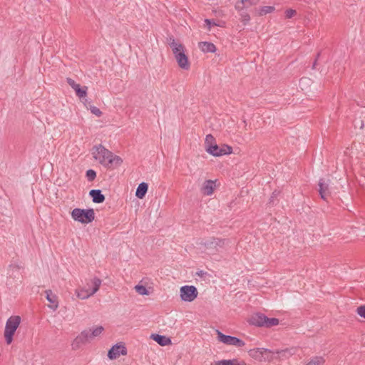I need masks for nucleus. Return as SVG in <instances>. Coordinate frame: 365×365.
<instances>
[{
	"mask_svg": "<svg viewBox=\"0 0 365 365\" xmlns=\"http://www.w3.org/2000/svg\"><path fill=\"white\" fill-rule=\"evenodd\" d=\"M92 155L95 160L107 168H117L123 163L120 157L113 155L101 145H95L93 148Z\"/></svg>",
	"mask_w": 365,
	"mask_h": 365,
	"instance_id": "nucleus-1",
	"label": "nucleus"
},
{
	"mask_svg": "<svg viewBox=\"0 0 365 365\" xmlns=\"http://www.w3.org/2000/svg\"><path fill=\"white\" fill-rule=\"evenodd\" d=\"M20 323L21 317L19 316H11L7 319L4 333L7 344H11L13 341V336L19 327Z\"/></svg>",
	"mask_w": 365,
	"mask_h": 365,
	"instance_id": "nucleus-2",
	"label": "nucleus"
},
{
	"mask_svg": "<svg viewBox=\"0 0 365 365\" xmlns=\"http://www.w3.org/2000/svg\"><path fill=\"white\" fill-rule=\"evenodd\" d=\"M104 331L102 326L93 327L88 330H83L81 334L74 339L76 344H84L88 341H91L96 337L99 336Z\"/></svg>",
	"mask_w": 365,
	"mask_h": 365,
	"instance_id": "nucleus-3",
	"label": "nucleus"
},
{
	"mask_svg": "<svg viewBox=\"0 0 365 365\" xmlns=\"http://www.w3.org/2000/svg\"><path fill=\"white\" fill-rule=\"evenodd\" d=\"M71 215L73 220L82 224H88L95 219V212L93 209L75 208L71 211Z\"/></svg>",
	"mask_w": 365,
	"mask_h": 365,
	"instance_id": "nucleus-4",
	"label": "nucleus"
},
{
	"mask_svg": "<svg viewBox=\"0 0 365 365\" xmlns=\"http://www.w3.org/2000/svg\"><path fill=\"white\" fill-rule=\"evenodd\" d=\"M250 322L257 327L270 328L279 324V319L277 318H268L263 314L257 313L251 317Z\"/></svg>",
	"mask_w": 365,
	"mask_h": 365,
	"instance_id": "nucleus-5",
	"label": "nucleus"
},
{
	"mask_svg": "<svg viewBox=\"0 0 365 365\" xmlns=\"http://www.w3.org/2000/svg\"><path fill=\"white\" fill-rule=\"evenodd\" d=\"M91 283L93 284L92 289H88L86 287H81L76 290V294L78 298L81 299H86L90 297L93 296L95 293H96L102 283L101 279L98 277H94L91 279Z\"/></svg>",
	"mask_w": 365,
	"mask_h": 365,
	"instance_id": "nucleus-6",
	"label": "nucleus"
},
{
	"mask_svg": "<svg viewBox=\"0 0 365 365\" xmlns=\"http://www.w3.org/2000/svg\"><path fill=\"white\" fill-rule=\"evenodd\" d=\"M226 242L227 240L225 239L212 238L207 240L203 243L205 251L209 255H213L219 252L220 249L224 247Z\"/></svg>",
	"mask_w": 365,
	"mask_h": 365,
	"instance_id": "nucleus-7",
	"label": "nucleus"
},
{
	"mask_svg": "<svg viewBox=\"0 0 365 365\" xmlns=\"http://www.w3.org/2000/svg\"><path fill=\"white\" fill-rule=\"evenodd\" d=\"M180 294L182 301L190 302L197 298L198 292L192 285H185L180 287Z\"/></svg>",
	"mask_w": 365,
	"mask_h": 365,
	"instance_id": "nucleus-8",
	"label": "nucleus"
},
{
	"mask_svg": "<svg viewBox=\"0 0 365 365\" xmlns=\"http://www.w3.org/2000/svg\"><path fill=\"white\" fill-rule=\"evenodd\" d=\"M216 331L218 340L225 344L233 345L237 347H242L245 345V342L237 337L225 335L218 330Z\"/></svg>",
	"mask_w": 365,
	"mask_h": 365,
	"instance_id": "nucleus-9",
	"label": "nucleus"
},
{
	"mask_svg": "<svg viewBox=\"0 0 365 365\" xmlns=\"http://www.w3.org/2000/svg\"><path fill=\"white\" fill-rule=\"evenodd\" d=\"M207 152L213 156H221L232 153V148L227 145H222L221 147H219L215 143L212 147L207 148Z\"/></svg>",
	"mask_w": 365,
	"mask_h": 365,
	"instance_id": "nucleus-10",
	"label": "nucleus"
},
{
	"mask_svg": "<svg viewBox=\"0 0 365 365\" xmlns=\"http://www.w3.org/2000/svg\"><path fill=\"white\" fill-rule=\"evenodd\" d=\"M127 349L123 344H115L108 351V356L110 359H115L120 355H126Z\"/></svg>",
	"mask_w": 365,
	"mask_h": 365,
	"instance_id": "nucleus-11",
	"label": "nucleus"
},
{
	"mask_svg": "<svg viewBox=\"0 0 365 365\" xmlns=\"http://www.w3.org/2000/svg\"><path fill=\"white\" fill-rule=\"evenodd\" d=\"M297 352V348L291 347L284 349L275 350L276 359L283 361L289 359L292 356L294 355Z\"/></svg>",
	"mask_w": 365,
	"mask_h": 365,
	"instance_id": "nucleus-12",
	"label": "nucleus"
},
{
	"mask_svg": "<svg viewBox=\"0 0 365 365\" xmlns=\"http://www.w3.org/2000/svg\"><path fill=\"white\" fill-rule=\"evenodd\" d=\"M46 298L50 302L49 308L53 311L56 310L58 307V297L53 294L51 290L45 291Z\"/></svg>",
	"mask_w": 365,
	"mask_h": 365,
	"instance_id": "nucleus-13",
	"label": "nucleus"
},
{
	"mask_svg": "<svg viewBox=\"0 0 365 365\" xmlns=\"http://www.w3.org/2000/svg\"><path fill=\"white\" fill-rule=\"evenodd\" d=\"M175 58L178 66L182 69L188 70L190 68V63L188 61V58L185 55V52L178 53V55L175 56Z\"/></svg>",
	"mask_w": 365,
	"mask_h": 365,
	"instance_id": "nucleus-14",
	"label": "nucleus"
},
{
	"mask_svg": "<svg viewBox=\"0 0 365 365\" xmlns=\"http://www.w3.org/2000/svg\"><path fill=\"white\" fill-rule=\"evenodd\" d=\"M168 43L170 48H172L173 53L175 56L178 55V53L185 52L184 46L182 43L176 41L174 38H170Z\"/></svg>",
	"mask_w": 365,
	"mask_h": 365,
	"instance_id": "nucleus-15",
	"label": "nucleus"
},
{
	"mask_svg": "<svg viewBox=\"0 0 365 365\" xmlns=\"http://www.w3.org/2000/svg\"><path fill=\"white\" fill-rule=\"evenodd\" d=\"M215 188V182L211 180H208L204 182L201 188V192L205 195H211L213 193Z\"/></svg>",
	"mask_w": 365,
	"mask_h": 365,
	"instance_id": "nucleus-16",
	"label": "nucleus"
},
{
	"mask_svg": "<svg viewBox=\"0 0 365 365\" xmlns=\"http://www.w3.org/2000/svg\"><path fill=\"white\" fill-rule=\"evenodd\" d=\"M265 348H255L248 351L249 356L259 362H262L263 353L266 352Z\"/></svg>",
	"mask_w": 365,
	"mask_h": 365,
	"instance_id": "nucleus-17",
	"label": "nucleus"
},
{
	"mask_svg": "<svg viewBox=\"0 0 365 365\" xmlns=\"http://www.w3.org/2000/svg\"><path fill=\"white\" fill-rule=\"evenodd\" d=\"M319 192L321 197L326 200L329 195V183L327 182L324 179H321L319 182Z\"/></svg>",
	"mask_w": 365,
	"mask_h": 365,
	"instance_id": "nucleus-18",
	"label": "nucleus"
},
{
	"mask_svg": "<svg viewBox=\"0 0 365 365\" xmlns=\"http://www.w3.org/2000/svg\"><path fill=\"white\" fill-rule=\"evenodd\" d=\"M198 47L203 53H215L216 51L215 46L212 43L207 41L200 42Z\"/></svg>",
	"mask_w": 365,
	"mask_h": 365,
	"instance_id": "nucleus-19",
	"label": "nucleus"
},
{
	"mask_svg": "<svg viewBox=\"0 0 365 365\" xmlns=\"http://www.w3.org/2000/svg\"><path fill=\"white\" fill-rule=\"evenodd\" d=\"M150 337L160 346H167L171 344L170 339L165 336L153 334Z\"/></svg>",
	"mask_w": 365,
	"mask_h": 365,
	"instance_id": "nucleus-20",
	"label": "nucleus"
},
{
	"mask_svg": "<svg viewBox=\"0 0 365 365\" xmlns=\"http://www.w3.org/2000/svg\"><path fill=\"white\" fill-rule=\"evenodd\" d=\"M89 195L92 197L93 201L96 203H101L105 200V197L100 190H92L90 191Z\"/></svg>",
	"mask_w": 365,
	"mask_h": 365,
	"instance_id": "nucleus-21",
	"label": "nucleus"
},
{
	"mask_svg": "<svg viewBox=\"0 0 365 365\" xmlns=\"http://www.w3.org/2000/svg\"><path fill=\"white\" fill-rule=\"evenodd\" d=\"M148 185L147 183L141 182L140 184H139V185L136 190L135 195L139 199H143L145 197V195L148 191Z\"/></svg>",
	"mask_w": 365,
	"mask_h": 365,
	"instance_id": "nucleus-22",
	"label": "nucleus"
},
{
	"mask_svg": "<svg viewBox=\"0 0 365 365\" xmlns=\"http://www.w3.org/2000/svg\"><path fill=\"white\" fill-rule=\"evenodd\" d=\"M210 365H246L245 363L242 362L240 364L237 359H223L220 361H214Z\"/></svg>",
	"mask_w": 365,
	"mask_h": 365,
	"instance_id": "nucleus-23",
	"label": "nucleus"
},
{
	"mask_svg": "<svg viewBox=\"0 0 365 365\" xmlns=\"http://www.w3.org/2000/svg\"><path fill=\"white\" fill-rule=\"evenodd\" d=\"M266 352L263 353L262 362H271L276 359L275 350L266 349Z\"/></svg>",
	"mask_w": 365,
	"mask_h": 365,
	"instance_id": "nucleus-24",
	"label": "nucleus"
},
{
	"mask_svg": "<svg viewBox=\"0 0 365 365\" xmlns=\"http://www.w3.org/2000/svg\"><path fill=\"white\" fill-rule=\"evenodd\" d=\"M275 10V8L272 6H264L259 8L258 14L259 16H264L267 14H270Z\"/></svg>",
	"mask_w": 365,
	"mask_h": 365,
	"instance_id": "nucleus-25",
	"label": "nucleus"
},
{
	"mask_svg": "<svg viewBox=\"0 0 365 365\" xmlns=\"http://www.w3.org/2000/svg\"><path fill=\"white\" fill-rule=\"evenodd\" d=\"M215 143H216L215 138L213 137V135L211 134L207 135L205 137V150L207 151V148H210V146L212 147Z\"/></svg>",
	"mask_w": 365,
	"mask_h": 365,
	"instance_id": "nucleus-26",
	"label": "nucleus"
},
{
	"mask_svg": "<svg viewBox=\"0 0 365 365\" xmlns=\"http://www.w3.org/2000/svg\"><path fill=\"white\" fill-rule=\"evenodd\" d=\"M135 291L140 295H148V291L143 285L138 284L135 287Z\"/></svg>",
	"mask_w": 365,
	"mask_h": 365,
	"instance_id": "nucleus-27",
	"label": "nucleus"
},
{
	"mask_svg": "<svg viewBox=\"0 0 365 365\" xmlns=\"http://www.w3.org/2000/svg\"><path fill=\"white\" fill-rule=\"evenodd\" d=\"M87 89L88 88L86 86H84L83 88L79 87L78 89H76V94L79 98H83L86 97L87 95Z\"/></svg>",
	"mask_w": 365,
	"mask_h": 365,
	"instance_id": "nucleus-28",
	"label": "nucleus"
},
{
	"mask_svg": "<svg viewBox=\"0 0 365 365\" xmlns=\"http://www.w3.org/2000/svg\"><path fill=\"white\" fill-rule=\"evenodd\" d=\"M96 177V173L93 170H88L86 171V178L88 181H93Z\"/></svg>",
	"mask_w": 365,
	"mask_h": 365,
	"instance_id": "nucleus-29",
	"label": "nucleus"
},
{
	"mask_svg": "<svg viewBox=\"0 0 365 365\" xmlns=\"http://www.w3.org/2000/svg\"><path fill=\"white\" fill-rule=\"evenodd\" d=\"M67 83L68 85L76 91L80 86L78 83H76L73 79L67 78Z\"/></svg>",
	"mask_w": 365,
	"mask_h": 365,
	"instance_id": "nucleus-30",
	"label": "nucleus"
},
{
	"mask_svg": "<svg viewBox=\"0 0 365 365\" xmlns=\"http://www.w3.org/2000/svg\"><path fill=\"white\" fill-rule=\"evenodd\" d=\"M90 110L93 115L98 117H100L102 115V112L101 111V110L96 106H91Z\"/></svg>",
	"mask_w": 365,
	"mask_h": 365,
	"instance_id": "nucleus-31",
	"label": "nucleus"
},
{
	"mask_svg": "<svg viewBox=\"0 0 365 365\" xmlns=\"http://www.w3.org/2000/svg\"><path fill=\"white\" fill-rule=\"evenodd\" d=\"M296 14H297L296 10H294L292 9H287L285 11V16L287 19L292 18L293 16H294L296 15Z\"/></svg>",
	"mask_w": 365,
	"mask_h": 365,
	"instance_id": "nucleus-32",
	"label": "nucleus"
},
{
	"mask_svg": "<svg viewBox=\"0 0 365 365\" xmlns=\"http://www.w3.org/2000/svg\"><path fill=\"white\" fill-rule=\"evenodd\" d=\"M356 313L363 318H365V305L359 307L356 309Z\"/></svg>",
	"mask_w": 365,
	"mask_h": 365,
	"instance_id": "nucleus-33",
	"label": "nucleus"
},
{
	"mask_svg": "<svg viewBox=\"0 0 365 365\" xmlns=\"http://www.w3.org/2000/svg\"><path fill=\"white\" fill-rule=\"evenodd\" d=\"M250 19V15L247 14H242V21L244 22V24H246L248 22Z\"/></svg>",
	"mask_w": 365,
	"mask_h": 365,
	"instance_id": "nucleus-34",
	"label": "nucleus"
},
{
	"mask_svg": "<svg viewBox=\"0 0 365 365\" xmlns=\"http://www.w3.org/2000/svg\"><path fill=\"white\" fill-rule=\"evenodd\" d=\"M258 0H242V2L245 4H255L257 3Z\"/></svg>",
	"mask_w": 365,
	"mask_h": 365,
	"instance_id": "nucleus-35",
	"label": "nucleus"
},
{
	"mask_svg": "<svg viewBox=\"0 0 365 365\" xmlns=\"http://www.w3.org/2000/svg\"><path fill=\"white\" fill-rule=\"evenodd\" d=\"M205 22L206 23L209 29H210L211 26L216 25L215 22L212 21L210 19H205Z\"/></svg>",
	"mask_w": 365,
	"mask_h": 365,
	"instance_id": "nucleus-36",
	"label": "nucleus"
},
{
	"mask_svg": "<svg viewBox=\"0 0 365 365\" xmlns=\"http://www.w3.org/2000/svg\"><path fill=\"white\" fill-rule=\"evenodd\" d=\"M19 267L18 266H10V268H9V272H11V273L10 274L11 276L13 275V272L16 270H19Z\"/></svg>",
	"mask_w": 365,
	"mask_h": 365,
	"instance_id": "nucleus-37",
	"label": "nucleus"
},
{
	"mask_svg": "<svg viewBox=\"0 0 365 365\" xmlns=\"http://www.w3.org/2000/svg\"><path fill=\"white\" fill-rule=\"evenodd\" d=\"M309 81H310V80L308 78H302L300 80V84L307 83H308Z\"/></svg>",
	"mask_w": 365,
	"mask_h": 365,
	"instance_id": "nucleus-38",
	"label": "nucleus"
},
{
	"mask_svg": "<svg viewBox=\"0 0 365 365\" xmlns=\"http://www.w3.org/2000/svg\"><path fill=\"white\" fill-rule=\"evenodd\" d=\"M277 193L276 192H274L272 193V197H271V198H270L269 203L273 202V200H274V197H277Z\"/></svg>",
	"mask_w": 365,
	"mask_h": 365,
	"instance_id": "nucleus-39",
	"label": "nucleus"
},
{
	"mask_svg": "<svg viewBox=\"0 0 365 365\" xmlns=\"http://www.w3.org/2000/svg\"><path fill=\"white\" fill-rule=\"evenodd\" d=\"M86 287L87 289H92V288H93V284H92V283H91H91H87V285H86Z\"/></svg>",
	"mask_w": 365,
	"mask_h": 365,
	"instance_id": "nucleus-40",
	"label": "nucleus"
}]
</instances>
